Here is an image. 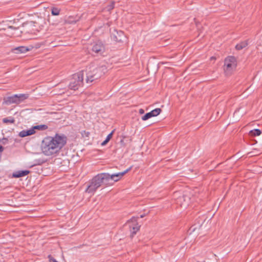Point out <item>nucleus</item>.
I'll list each match as a JSON object with an SVG mask.
<instances>
[{"mask_svg":"<svg viewBox=\"0 0 262 262\" xmlns=\"http://www.w3.org/2000/svg\"><path fill=\"white\" fill-rule=\"evenodd\" d=\"M114 132V130H113L110 134H109L106 137V139L110 141L111 139L112 138Z\"/></svg>","mask_w":262,"mask_h":262,"instance_id":"obj_23","label":"nucleus"},{"mask_svg":"<svg viewBox=\"0 0 262 262\" xmlns=\"http://www.w3.org/2000/svg\"><path fill=\"white\" fill-rule=\"evenodd\" d=\"M49 258H50V261H52V262H58L55 259L52 258L51 255L49 256Z\"/></svg>","mask_w":262,"mask_h":262,"instance_id":"obj_24","label":"nucleus"},{"mask_svg":"<svg viewBox=\"0 0 262 262\" xmlns=\"http://www.w3.org/2000/svg\"><path fill=\"white\" fill-rule=\"evenodd\" d=\"M15 120L13 118H12L11 119H9L8 118H5L3 119V122L5 123H13L14 122Z\"/></svg>","mask_w":262,"mask_h":262,"instance_id":"obj_19","label":"nucleus"},{"mask_svg":"<svg viewBox=\"0 0 262 262\" xmlns=\"http://www.w3.org/2000/svg\"><path fill=\"white\" fill-rule=\"evenodd\" d=\"M139 113L140 114H143L144 113V110L143 109H142V108H141V109L139 110Z\"/></svg>","mask_w":262,"mask_h":262,"instance_id":"obj_26","label":"nucleus"},{"mask_svg":"<svg viewBox=\"0 0 262 262\" xmlns=\"http://www.w3.org/2000/svg\"><path fill=\"white\" fill-rule=\"evenodd\" d=\"M134 219H135V218H134V217L132 218V220H134Z\"/></svg>","mask_w":262,"mask_h":262,"instance_id":"obj_33","label":"nucleus"},{"mask_svg":"<svg viewBox=\"0 0 262 262\" xmlns=\"http://www.w3.org/2000/svg\"><path fill=\"white\" fill-rule=\"evenodd\" d=\"M48 128V126L45 124L36 125V126H34L33 127L34 130H35V129H38V130H45L47 129Z\"/></svg>","mask_w":262,"mask_h":262,"instance_id":"obj_17","label":"nucleus"},{"mask_svg":"<svg viewBox=\"0 0 262 262\" xmlns=\"http://www.w3.org/2000/svg\"><path fill=\"white\" fill-rule=\"evenodd\" d=\"M30 173V171L28 170H20L16 171L13 173V177L14 178H20L27 176Z\"/></svg>","mask_w":262,"mask_h":262,"instance_id":"obj_13","label":"nucleus"},{"mask_svg":"<svg viewBox=\"0 0 262 262\" xmlns=\"http://www.w3.org/2000/svg\"><path fill=\"white\" fill-rule=\"evenodd\" d=\"M60 10L56 7L51 8V14L53 15H58L60 13Z\"/></svg>","mask_w":262,"mask_h":262,"instance_id":"obj_18","label":"nucleus"},{"mask_svg":"<svg viewBox=\"0 0 262 262\" xmlns=\"http://www.w3.org/2000/svg\"><path fill=\"white\" fill-rule=\"evenodd\" d=\"M35 133V130L32 128L28 130H23L19 133V136L20 137H25L28 136H31Z\"/></svg>","mask_w":262,"mask_h":262,"instance_id":"obj_12","label":"nucleus"},{"mask_svg":"<svg viewBox=\"0 0 262 262\" xmlns=\"http://www.w3.org/2000/svg\"><path fill=\"white\" fill-rule=\"evenodd\" d=\"M144 214H142V215H140V218H143V217H144Z\"/></svg>","mask_w":262,"mask_h":262,"instance_id":"obj_30","label":"nucleus"},{"mask_svg":"<svg viewBox=\"0 0 262 262\" xmlns=\"http://www.w3.org/2000/svg\"><path fill=\"white\" fill-rule=\"evenodd\" d=\"M106 144H107V143H106V142H105V141H103V142H102V143H101V145H102V146H104V145H105Z\"/></svg>","mask_w":262,"mask_h":262,"instance_id":"obj_28","label":"nucleus"},{"mask_svg":"<svg viewBox=\"0 0 262 262\" xmlns=\"http://www.w3.org/2000/svg\"><path fill=\"white\" fill-rule=\"evenodd\" d=\"M67 137L63 134H56L54 137L48 136L42 141L41 150L46 156L58 154L66 144Z\"/></svg>","mask_w":262,"mask_h":262,"instance_id":"obj_2","label":"nucleus"},{"mask_svg":"<svg viewBox=\"0 0 262 262\" xmlns=\"http://www.w3.org/2000/svg\"><path fill=\"white\" fill-rule=\"evenodd\" d=\"M210 59H211V60H212V59H215V57L212 56V57H211Z\"/></svg>","mask_w":262,"mask_h":262,"instance_id":"obj_31","label":"nucleus"},{"mask_svg":"<svg viewBox=\"0 0 262 262\" xmlns=\"http://www.w3.org/2000/svg\"><path fill=\"white\" fill-rule=\"evenodd\" d=\"M33 49V47L30 46L25 47V46H19L12 49V52L15 54H21V53H25Z\"/></svg>","mask_w":262,"mask_h":262,"instance_id":"obj_10","label":"nucleus"},{"mask_svg":"<svg viewBox=\"0 0 262 262\" xmlns=\"http://www.w3.org/2000/svg\"><path fill=\"white\" fill-rule=\"evenodd\" d=\"M40 23H43L44 24L46 23L45 19L40 18L39 20V21H38V22H37V21H30V22L27 23L26 25V26L28 28H31L32 27H36L37 25H39L40 24Z\"/></svg>","mask_w":262,"mask_h":262,"instance_id":"obj_14","label":"nucleus"},{"mask_svg":"<svg viewBox=\"0 0 262 262\" xmlns=\"http://www.w3.org/2000/svg\"><path fill=\"white\" fill-rule=\"evenodd\" d=\"M12 35H14V32L12 33Z\"/></svg>","mask_w":262,"mask_h":262,"instance_id":"obj_34","label":"nucleus"},{"mask_svg":"<svg viewBox=\"0 0 262 262\" xmlns=\"http://www.w3.org/2000/svg\"><path fill=\"white\" fill-rule=\"evenodd\" d=\"M7 29H11V30H13V31H17V30H18L19 29V27H15V26H13L8 25L7 26Z\"/></svg>","mask_w":262,"mask_h":262,"instance_id":"obj_21","label":"nucleus"},{"mask_svg":"<svg viewBox=\"0 0 262 262\" xmlns=\"http://www.w3.org/2000/svg\"><path fill=\"white\" fill-rule=\"evenodd\" d=\"M112 37L113 40H115L116 41L122 42L123 41V39L125 38V36L124 33L122 31H115L112 34Z\"/></svg>","mask_w":262,"mask_h":262,"instance_id":"obj_11","label":"nucleus"},{"mask_svg":"<svg viewBox=\"0 0 262 262\" xmlns=\"http://www.w3.org/2000/svg\"><path fill=\"white\" fill-rule=\"evenodd\" d=\"M4 148L3 146L0 145V152H2L4 151Z\"/></svg>","mask_w":262,"mask_h":262,"instance_id":"obj_27","label":"nucleus"},{"mask_svg":"<svg viewBox=\"0 0 262 262\" xmlns=\"http://www.w3.org/2000/svg\"><path fill=\"white\" fill-rule=\"evenodd\" d=\"M3 140H5V141H7L8 140H7V139H6V138H4V139H3Z\"/></svg>","mask_w":262,"mask_h":262,"instance_id":"obj_32","label":"nucleus"},{"mask_svg":"<svg viewBox=\"0 0 262 262\" xmlns=\"http://www.w3.org/2000/svg\"><path fill=\"white\" fill-rule=\"evenodd\" d=\"M130 169L131 167L123 172L112 174L104 172L97 174L89 182L85 192L94 193L101 185H104L105 187L113 185L115 182L120 180Z\"/></svg>","mask_w":262,"mask_h":262,"instance_id":"obj_1","label":"nucleus"},{"mask_svg":"<svg viewBox=\"0 0 262 262\" xmlns=\"http://www.w3.org/2000/svg\"><path fill=\"white\" fill-rule=\"evenodd\" d=\"M37 30V29H33L32 30H30V31H26V32L30 33L31 34L35 33V31Z\"/></svg>","mask_w":262,"mask_h":262,"instance_id":"obj_25","label":"nucleus"},{"mask_svg":"<svg viewBox=\"0 0 262 262\" xmlns=\"http://www.w3.org/2000/svg\"><path fill=\"white\" fill-rule=\"evenodd\" d=\"M92 50L97 55H102L105 52V47L102 42L99 41L95 43Z\"/></svg>","mask_w":262,"mask_h":262,"instance_id":"obj_7","label":"nucleus"},{"mask_svg":"<svg viewBox=\"0 0 262 262\" xmlns=\"http://www.w3.org/2000/svg\"><path fill=\"white\" fill-rule=\"evenodd\" d=\"M190 202V198L189 196L183 194L179 196L177 199V203L179 204L181 207L186 208Z\"/></svg>","mask_w":262,"mask_h":262,"instance_id":"obj_8","label":"nucleus"},{"mask_svg":"<svg viewBox=\"0 0 262 262\" xmlns=\"http://www.w3.org/2000/svg\"><path fill=\"white\" fill-rule=\"evenodd\" d=\"M84 71L82 70L73 75L71 81L69 85L71 90L76 91L83 84Z\"/></svg>","mask_w":262,"mask_h":262,"instance_id":"obj_4","label":"nucleus"},{"mask_svg":"<svg viewBox=\"0 0 262 262\" xmlns=\"http://www.w3.org/2000/svg\"><path fill=\"white\" fill-rule=\"evenodd\" d=\"M139 230V226H135L133 227L132 232V236H133L135 234H136L137 232Z\"/></svg>","mask_w":262,"mask_h":262,"instance_id":"obj_20","label":"nucleus"},{"mask_svg":"<svg viewBox=\"0 0 262 262\" xmlns=\"http://www.w3.org/2000/svg\"><path fill=\"white\" fill-rule=\"evenodd\" d=\"M6 142V141H3V143H5Z\"/></svg>","mask_w":262,"mask_h":262,"instance_id":"obj_36","label":"nucleus"},{"mask_svg":"<svg viewBox=\"0 0 262 262\" xmlns=\"http://www.w3.org/2000/svg\"><path fill=\"white\" fill-rule=\"evenodd\" d=\"M114 5H115V3L114 2H112L111 3V4L107 6V10L108 11H110V10L113 9L114 8Z\"/></svg>","mask_w":262,"mask_h":262,"instance_id":"obj_22","label":"nucleus"},{"mask_svg":"<svg viewBox=\"0 0 262 262\" xmlns=\"http://www.w3.org/2000/svg\"><path fill=\"white\" fill-rule=\"evenodd\" d=\"M261 134V132L259 129H254L249 132V135L252 137L259 136Z\"/></svg>","mask_w":262,"mask_h":262,"instance_id":"obj_16","label":"nucleus"},{"mask_svg":"<svg viewBox=\"0 0 262 262\" xmlns=\"http://www.w3.org/2000/svg\"><path fill=\"white\" fill-rule=\"evenodd\" d=\"M162 112V110L160 108H157L155 110L151 111V112L146 113L145 115L142 117V120L143 121H145L148 120V119L152 117H156L159 115Z\"/></svg>","mask_w":262,"mask_h":262,"instance_id":"obj_9","label":"nucleus"},{"mask_svg":"<svg viewBox=\"0 0 262 262\" xmlns=\"http://www.w3.org/2000/svg\"><path fill=\"white\" fill-rule=\"evenodd\" d=\"M6 142V141H3V143H5Z\"/></svg>","mask_w":262,"mask_h":262,"instance_id":"obj_35","label":"nucleus"},{"mask_svg":"<svg viewBox=\"0 0 262 262\" xmlns=\"http://www.w3.org/2000/svg\"><path fill=\"white\" fill-rule=\"evenodd\" d=\"M28 97L29 94H15L12 96L4 98L3 104L6 105H10L13 103L18 104L28 99Z\"/></svg>","mask_w":262,"mask_h":262,"instance_id":"obj_5","label":"nucleus"},{"mask_svg":"<svg viewBox=\"0 0 262 262\" xmlns=\"http://www.w3.org/2000/svg\"><path fill=\"white\" fill-rule=\"evenodd\" d=\"M247 46L248 42L247 41H242L236 45L235 49L237 50H241L246 48Z\"/></svg>","mask_w":262,"mask_h":262,"instance_id":"obj_15","label":"nucleus"},{"mask_svg":"<svg viewBox=\"0 0 262 262\" xmlns=\"http://www.w3.org/2000/svg\"><path fill=\"white\" fill-rule=\"evenodd\" d=\"M236 59L234 56L227 57L224 61V70L226 75H230L236 67Z\"/></svg>","mask_w":262,"mask_h":262,"instance_id":"obj_6","label":"nucleus"},{"mask_svg":"<svg viewBox=\"0 0 262 262\" xmlns=\"http://www.w3.org/2000/svg\"><path fill=\"white\" fill-rule=\"evenodd\" d=\"M104 141H105V142H106V143H107L109 142V140H108L106 139H105V140Z\"/></svg>","mask_w":262,"mask_h":262,"instance_id":"obj_29","label":"nucleus"},{"mask_svg":"<svg viewBox=\"0 0 262 262\" xmlns=\"http://www.w3.org/2000/svg\"><path fill=\"white\" fill-rule=\"evenodd\" d=\"M106 72V67L105 66H101L97 67L93 70L88 71H84L86 75V82L91 83L93 81L99 79Z\"/></svg>","mask_w":262,"mask_h":262,"instance_id":"obj_3","label":"nucleus"}]
</instances>
